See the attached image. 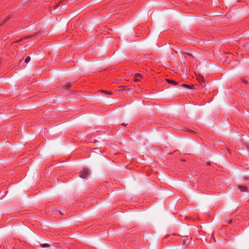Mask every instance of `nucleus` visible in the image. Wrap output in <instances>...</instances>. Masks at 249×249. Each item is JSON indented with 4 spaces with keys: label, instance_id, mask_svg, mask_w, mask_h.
Instances as JSON below:
<instances>
[{
    "label": "nucleus",
    "instance_id": "6ab92c4d",
    "mask_svg": "<svg viewBox=\"0 0 249 249\" xmlns=\"http://www.w3.org/2000/svg\"><path fill=\"white\" fill-rule=\"evenodd\" d=\"M122 125H123V126H126L127 125V124H124V123H123V124H122Z\"/></svg>",
    "mask_w": 249,
    "mask_h": 249
},
{
    "label": "nucleus",
    "instance_id": "9b49d317",
    "mask_svg": "<svg viewBox=\"0 0 249 249\" xmlns=\"http://www.w3.org/2000/svg\"><path fill=\"white\" fill-rule=\"evenodd\" d=\"M41 247L42 248H46V247H50V245L49 244H47V243H45V244H42L41 245Z\"/></svg>",
    "mask_w": 249,
    "mask_h": 249
},
{
    "label": "nucleus",
    "instance_id": "4468645a",
    "mask_svg": "<svg viewBox=\"0 0 249 249\" xmlns=\"http://www.w3.org/2000/svg\"><path fill=\"white\" fill-rule=\"evenodd\" d=\"M34 35H31V36H26L24 37V39H27V38H31L33 36H34Z\"/></svg>",
    "mask_w": 249,
    "mask_h": 249
},
{
    "label": "nucleus",
    "instance_id": "6e6552de",
    "mask_svg": "<svg viewBox=\"0 0 249 249\" xmlns=\"http://www.w3.org/2000/svg\"><path fill=\"white\" fill-rule=\"evenodd\" d=\"M119 87L123 88V89L122 90H121V91H124V90H128L130 89V88H128V87L121 86Z\"/></svg>",
    "mask_w": 249,
    "mask_h": 249
},
{
    "label": "nucleus",
    "instance_id": "20e7f679",
    "mask_svg": "<svg viewBox=\"0 0 249 249\" xmlns=\"http://www.w3.org/2000/svg\"><path fill=\"white\" fill-rule=\"evenodd\" d=\"M238 188L241 192H248V188L244 186H238Z\"/></svg>",
    "mask_w": 249,
    "mask_h": 249
},
{
    "label": "nucleus",
    "instance_id": "dca6fc26",
    "mask_svg": "<svg viewBox=\"0 0 249 249\" xmlns=\"http://www.w3.org/2000/svg\"><path fill=\"white\" fill-rule=\"evenodd\" d=\"M182 86L183 87H187L188 88H189V86L188 85H185V84H182Z\"/></svg>",
    "mask_w": 249,
    "mask_h": 249
},
{
    "label": "nucleus",
    "instance_id": "f8f14e48",
    "mask_svg": "<svg viewBox=\"0 0 249 249\" xmlns=\"http://www.w3.org/2000/svg\"><path fill=\"white\" fill-rule=\"evenodd\" d=\"M30 60H31V57L29 56H28L25 60V62L27 63L30 61Z\"/></svg>",
    "mask_w": 249,
    "mask_h": 249
},
{
    "label": "nucleus",
    "instance_id": "2eb2a0df",
    "mask_svg": "<svg viewBox=\"0 0 249 249\" xmlns=\"http://www.w3.org/2000/svg\"><path fill=\"white\" fill-rule=\"evenodd\" d=\"M242 81H243V83H244L245 84H248V81L245 79H242Z\"/></svg>",
    "mask_w": 249,
    "mask_h": 249
},
{
    "label": "nucleus",
    "instance_id": "aec40b11",
    "mask_svg": "<svg viewBox=\"0 0 249 249\" xmlns=\"http://www.w3.org/2000/svg\"><path fill=\"white\" fill-rule=\"evenodd\" d=\"M22 40V39H20L18 41H17V42H19L21 41Z\"/></svg>",
    "mask_w": 249,
    "mask_h": 249
},
{
    "label": "nucleus",
    "instance_id": "f3484780",
    "mask_svg": "<svg viewBox=\"0 0 249 249\" xmlns=\"http://www.w3.org/2000/svg\"><path fill=\"white\" fill-rule=\"evenodd\" d=\"M187 55H188V56H190V57H193V55H192V54L189 53H187Z\"/></svg>",
    "mask_w": 249,
    "mask_h": 249
},
{
    "label": "nucleus",
    "instance_id": "9d476101",
    "mask_svg": "<svg viewBox=\"0 0 249 249\" xmlns=\"http://www.w3.org/2000/svg\"><path fill=\"white\" fill-rule=\"evenodd\" d=\"M101 92L107 94V95H109V94H112V93L111 92H109L108 91H107V90H100Z\"/></svg>",
    "mask_w": 249,
    "mask_h": 249
},
{
    "label": "nucleus",
    "instance_id": "423d86ee",
    "mask_svg": "<svg viewBox=\"0 0 249 249\" xmlns=\"http://www.w3.org/2000/svg\"><path fill=\"white\" fill-rule=\"evenodd\" d=\"M125 246H130V248L134 247V243L133 242L130 243L129 241H127L125 243Z\"/></svg>",
    "mask_w": 249,
    "mask_h": 249
},
{
    "label": "nucleus",
    "instance_id": "1a4fd4ad",
    "mask_svg": "<svg viewBox=\"0 0 249 249\" xmlns=\"http://www.w3.org/2000/svg\"><path fill=\"white\" fill-rule=\"evenodd\" d=\"M188 240V238L187 237H185L183 239V245H186V242Z\"/></svg>",
    "mask_w": 249,
    "mask_h": 249
},
{
    "label": "nucleus",
    "instance_id": "7ed1b4c3",
    "mask_svg": "<svg viewBox=\"0 0 249 249\" xmlns=\"http://www.w3.org/2000/svg\"><path fill=\"white\" fill-rule=\"evenodd\" d=\"M142 78V75L140 74L137 73L134 76V81L136 82L140 81Z\"/></svg>",
    "mask_w": 249,
    "mask_h": 249
},
{
    "label": "nucleus",
    "instance_id": "39448f33",
    "mask_svg": "<svg viewBox=\"0 0 249 249\" xmlns=\"http://www.w3.org/2000/svg\"><path fill=\"white\" fill-rule=\"evenodd\" d=\"M74 83V82L72 83L71 82V83H68V84L64 85L63 86V88L65 89H68L71 87V86L72 85V84Z\"/></svg>",
    "mask_w": 249,
    "mask_h": 249
},
{
    "label": "nucleus",
    "instance_id": "f03ea898",
    "mask_svg": "<svg viewBox=\"0 0 249 249\" xmlns=\"http://www.w3.org/2000/svg\"><path fill=\"white\" fill-rule=\"evenodd\" d=\"M50 213L52 215H53V217L55 216V213H56V215L57 216L58 214L62 215L63 213H61V211H59L58 210H52L51 211H50Z\"/></svg>",
    "mask_w": 249,
    "mask_h": 249
},
{
    "label": "nucleus",
    "instance_id": "f257e3e1",
    "mask_svg": "<svg viewBox=\"0 0 249 249\" xmlns=\"http://www.w3.org/2000/svg\"><path fill=\"white\" fill-rule=\"evenodd\" d=\"M80 173L79 177L84 179H87L90 174L89 170L87 169H84Z\"/></svg>",
    "mask_w": 249,
    "mask_h": 249
},
{
    "label": "nucleus",
    "instance_id": "0eeeda50",
    "mask_svg": "<svg viewBox=\"0 0 249 249\" xmlns=\"http://www.w3.org/2000/svg\"><path fill=\"white\" fill-rule=\"evenodd\" d=\"M166 81L169 84H173V85H174L177 84V83H178L177 82H176V81H175L174 80H172L166 79Z\"/></svg>",
    "mask_w": 249,
    "mask_h": 249
},
{
    "label": "nucleus",
    "instance_id": "ddd939ff",
    "mask_svg": "<svg viewBox=\"0 0 249 249\" xmlns=\"http://www.w3.org/2000/svg\"><path fill=\"white\" fill-rule=\"evenodd\" d=\"M198 80L199 82H200L201 84H202V82H203V77H199V78L198 77Z\"/></svg>",
    "mask_w": 249,
    "mask_h": 249
},
{
    "label": "nucleus",
    "instance_id": "412c9836",
    "mask_svg": "<svg viewBox=\"0 0 249 249\" xmlns=\"http://www.w3.org/2000/svg\"><path fill=\"white\" fill-rule=\"evenodd\" d=\"M9 18V17H7V18L5 19V20L4 21H7Z\"/></svg>",
    "mask_w": 249,
    "mask_h": 249
},
{
    "label": "nucleus",
    "instance_id": "a211bd4d",
    "mask_svg": "<svg viewBox=\"0 0 249 249\" xmlns=\"http://www.w3.org/2000/svg\"><path fill=\"white\" fill-rule=\"evenodd\" d=\"M232 220L231 219V220H230L229 221L228 223L229 224H231V223H232Z\"/></svg>",
    "mask_w": 249,
    "mask_h": 249
}]
</instances>
